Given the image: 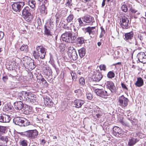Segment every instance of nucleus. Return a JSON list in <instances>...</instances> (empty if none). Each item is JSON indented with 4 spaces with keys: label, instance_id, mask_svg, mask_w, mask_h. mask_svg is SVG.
<instances>
[{
    "label": "nucleus",
    "instance_id": "obj_43",
    "mask_svg": "<svg viewBox=\"0 0 146 146\" xmlns=\"http://www.w3.org/2000/svg\"><path fill=\"white\" fill-rule=\"evenodd\" d=\"M19 143L20 145L21 146H27V141L26 140L21 141Z\"/></svg>",
    "mask_w": 146,
    "mask_h": 146
},
{
    "label": "nucleus",
    "instance_id": "obj_23",
    "mask_svg": "<svg viewBox=\"0 0 146 146\" xmlns=\"http://www.w3.org/2000/svg\"><path fill=\"white\" fill-rule=\"evenodd\" d=\"M77 35L78 33L77 32L76 33V34L75 33L74 35L73 34H72L71 33H70V36L69 38V43H74L76 41V40L77 36Z\"/></svg>",
    "mask_w": 146,
    "mask_h": 146
},
{
    "label": "nucleus",
    "instance_id": "obj_42",
    "mask_svg": "<svg viewBox=\"0 0 146 146\" xmlns=\"http://www.w3.org/2000/svg\"><path fill=\"white\" fill-rule=\"evenodd\" d=\"M6 129V128L5 127L0 126V135L5 133Z\"/></svg>",
    "mask_w": 146,
    "mask_h": 146
},
{
    "label": "nucleus",
    "instance_id": "obj_62",
    "mask_svg": "<svg viewBox=\"0 0 146 146\" xmlns=\"http://www.w3.org/2000/svg\"><path fill=\"white\" fill-rule=\"evenodd\" d=\"M41 81L42 82H44V84H46L47 82L46 80L43 78H42L41 80Z\"/></svg>",
    "mask_w": 146,
    "mask_h": 146
},
{
    "label": "nucleus",
    "instance_id": "obj_19",
    "mask_svg": "<svg viewBox=\"0 0 146 146\" xmlns=\"http://www.w3.org/2000/svg\"><path fill=\"white\" fill-rule=\"evenodd\" d=\"M113 134L116 136L120 137L121 136L120 134L122 133V131L121 129L117 126H115L113 128Z\"/></svg>",
    "mask_w": 146,
    "mask_h": 146
},
{
    "label": "nucleus",
    "instance_id": "obj_31",
    "mask_svg": "<svg viewBox=\"0 0 146 146\" xmlns=\"http://www.w3.org/2000/svg\"><path fill=\"white\" fill-rule=\"evenodd\" d=\"M95 28V27H89L85 29V32L88 33L90 35L91 34H93Z\"/></svg>",
    "mask_w": 146,
    "mask_h": 146
},
{
    "label": "nucleus",
    "instance_id": "obj_39",
    "mask_svg": "<svg viewBox=\"0 0 146 146\" xmlns=\"http://www.w3.org/2000/svg\"><path fill=\"white\" fill-rule=\"evenodd\" d=\"M29 4L32 8L33 9L35 7L36 2L34 0H29Z\"/></svg>",
    "mask_w": 146,
    "mask_h": 146
},
{
    "label": "nucleus",
    "instance_id": "obj_58",
    "mask_svg": "<svg viewBox=\"0 0 146 146\" xmlns=\"http://www.w3.org/2000/svg\"><path fill=\"white\" fill-rule=\"evenodd\" d=\"M103 114V113L101 112L100 113H98L96 114V116L98 118H99L101 117V116H102Z\"/></svg>",
    "mask_w": 146,
    "mask_h": 146
},
{
    "label": "nucleus",
    "instance_id": "obj_11",
    "mask_svg": "<svg viewBox=\"0 0 146 146\" xmlns=\"http://www.w3.org/2000/svg\"><path fill=\"white\" fill-rule=\"evenodd\" d=\"M27 92L22 91L17 93L16 97L18 100L20 101H27Z\"/></svg>",
    "mask_w": 146,
    "mask_h": 146
},
{
    "label": "nucleus",
    "instance_id": "obj_26",
    "mask_svg": "<svg viewBox=\"0 0 146 146\" xmlns=\"http://www.w3.org/2000/svg\"><path fill=\"white\" fill-rule=\"evenodd\" d=\"M125 38L126 40L129 41L133 37V31L126 33L125 35Z\"/></svg>",
    "mask_w": 146,
    "mask_h": 146
},
{
    "label": "nucleus",
    "instance_id": "obj_51",
    "mask_svg": "<svg viewBox=\"0 0 146 146\" xmlns=\"http://www.w3.org/2000/svg\"><path fill=\"white\" fill-rule=\"evenodd\" d=\"M44 103H46V104H47L49 103L50 102V100L49 97H46L44 99Z\"/></svg>",
    "mask_w": 146,
    "mask_h": 146
},
{
    "label": "nucleus",
    "instance_id": "obj_33",
    "mask_svg": "<svg viewBox=\"0 0 146 146\" xmlns=\"http://www.w3.org/2000/svg\"><path fill=\"white\" fill-rule=\"evenodd\" d=\"M79 56L81 58H83L85 54V49L84 48H82L78 50Z\"/></svg>",
    "mask_w": 146,
    "mask_h": 146
},
{
    "label": "nucleus",
    "instance_id": "obj_25",
    "mask_svg": "<svg viewBox=\"0 0 146 146\" xmlns=\"http://www.w3.org/2000/svg\"><path fill=\"white\" fill-rule=\"evenodd\" d=\"M82 19H83V18ZM83 19L84 21L87 23H93V21L94 20V18L89 15H87L84 16Z\"/></svg>",
    "mask_w": 146,
    "mask_h": 146
},
{
    "label": "nucleus",
    "instance_id": "obj_28",
    "mask_svg": "<svg viewBox=\"0 0 146 146\" xmlns=\"http://www.w3.org/2000/svg\"><path fill=\"white\" fill-rule=\"evenodd\" d=\"M136 86L140 87L142 86L143 84V81L141 78H137V80L135 83Z\"/></svg>",
    "mask_w": 146,
    "mask_h": 146
},
{
    "label": "nucleus",
    "instance_id": "obj_12",
    "mask_svg": "<svg viewBox=\"0 0 146 146\" xmlns=\"http://www.w3.org/2000/svg\"><path fill=\"white\" fill-rule=\"evenodd\" d=\"M27 121V119L19 117H17L13 119V122L16 125L20 126H22L23 123L24 121Z\"/></svg>",
    "mask_w": 146,
    "mask_h": 146
},
{
    "label": "nucleus",
    "instance_id": "obj_13",
    "mask_svg": "<svg viewBox=\"0 0 146 146\" xmlns=\"http://www.w3.org/2000/svg\"><path fill=\"white\" fill-rule=\"evenodd\" d=\"M106 87L107 88L109 89L111 92L114 93L116 91L115 87V86L114 84L111 81H108L107 82Z\"/></svg>",
    "mask_w": 146,
    "mask_h": 146
},
{
    "label": "nucleus",
    "instance_id": "obj_44",
    "mask_svg": "<svg viewBox=\"0 0 146 146\" xmlns=\"http://www.w3.org/2000/svg\"><path fill=\"white\" fill-rule=\"evenodd\" d=\"M63 18V17L61 18V20L59 24V25H61V26H62L64 25V24H68V23H67V21L66 22L65 20H64Z\"/></svg>",
    "mask_w": 146,
    "mask_h": 146
},
{
    "label": "nucleus",
    "instance_id": "obj_54",
    "mask_svg": "<svg viewBox=\"0 0 146 146\" xmlns=\"http://www.w3.org/2000/svg\"><path fill=\"white\" fill-rule=\"evenodd\" d=\"M27 121H24L23 123V126H27L29 125L30 124V122H28V121L27 119Z\"/></svg>",
    "mask_w": 146,
    "mask_h": 146
},
{
    "label": "nucleus",
    "instance_id": "obj_36",
    "mask_svg": "<svg viewBox=\"0 0 146 146\" xmlns=\"http://www.w3.org/2000/svg\"><path fill=\"white\" fill-rule=\"evenodd\" d=\"M0 141L7 143L8 141V137L7 136H3L2 135H0Z\"/></svg>",
    "mask_w": 146,
    "mask_h": 146
},
{
    "label": "nucleus",
    "instance_id": "obj_50",
    "mask_svg": "<svg viewBox=\"0 0 146 146\" xmlns=\"http://www.w3.org/2000/svg\"><path fill=\"white\" fill-rule=\"evenodd\" d=\"M68 24H64V25L62 26V27H63V28L65 29L68 30H70L71 29L70 28L68 27Z\"/></svg>",
    "mask_w": 146,
    "mask_h": 146
},
{
    "label": "nucleus",
    "instance_id": "obj_21",
    "mask_svg": "<svg viewBox=\"0 0 146 146\" xmlns=\"http://www.w3.org/2000/svg\"><path fill=\"white\" fill-rule=\"evenodd\" d=\"M138 140L136 138L130 137L128 140V146H133L135 145L138 141Z\"/></svg>",
    "mask_w": 146,
    "mask_h": 146
},
{
    "label": "nucleus",
    "instance_id": "obj_63",
    "mask_svg": "<svg viewBox=\"0 0 146 146\" xmlns=\"http://www.w3.org/2000/svg\"><path fill=\"white\" fill-rule=\"evenodd\" d=\"M106 0H103L102 4V7H103L105 5V1Z\"/></svg>",
    "mask_w": 146,
    "mask_h": 146
},
{
    "label": "nucleus",
    "instance_id": "obj_1",
    "mask_svg": "<svg viewBox=\"0 0 146 146\" xmlns=\"http://www.w3.org/2000/svg\"><path fill=\"white\" fill-rule=\"evenodd\" d=\"M46 52L45 49L42 46H40L36 47L33 55L35 59H43L45 57Z\"/></svg>",
    "mask_w": 146,
    "mask_h": 146
},
{
    "label": "nucleus",
    "instance_id": "obj_47",
    "mask_svg": "<svg viewBox=\"0 0 146 146\" xmlns=\"http://www.w3.org/2000/svg\"><path fill=\"white\" fill-rule=\"evenodd\" d=\"M78 21L79 23V25L80 26H84L86 25V24L82 22L81 18H79L78 19Z\"/></svg>",
    "mask_w": 146,
    "mask_h": 146
},
{
    "label": "nucleus",
    "instance_id": "obj_53",
    "mask_svg": "<svg viewBox=\"0 0 146 146\" xmlns=\"http://www.w3.org/2000/svg\"><path fill=\"white\" fill-rule=\"evenodd\" d=\"M130 11L132 12V13L133 14H134L136 13V12H137V10H136L135 9L132 8V7H131L130 9Z\"/></svg>",
    "mask_w": 146,
    "mask_h": 146
},
{
    "label": "nucleus",
    "instance_id": "obj_64",
    "mask_svg": "<svg viewBox=\"0 0 146 146\" xmlns=\"http://www.w3.org/2000/svg\"><path fill=\"white\" fill-rule=\"evenodd\" d=\"M53 1L56 3H59L61 1V0H53Z\"/></svg>",
    "mask_w": 146,
    "mask_h": 146
},
{
    "label": "nucleus",
    "instance_id": "obj_40",
    "mask_svg": "<svg viewBox=\"0 0 146 146\" xmlns=\"http://www.w3.org/2000/svg\"><path fill=\"white\" fill-rule=\"evenodd\" d=\"M114 73L112 71L109 72L107 74V77L109 78H112L115 77Z\"/></svg>",
    "mask_w": 146,
    "mask_h": 146
},
{
    "label": "nucleus",
    "instance_id": "obj_20",
    "mask_svg": "<svg viewBox=\"0 0 146 146\" xmlns=\"http://www.w3.org/2000/svg\"><path fill=\"white\" fill-rule=\"evenodd\" d=\"M27 101L34 103L35 100V97L34 94L31 92H27Z\"/></svg>",
    "mask_w": 146,
    "mask_h": 146
},
{
    "label": "nucleus",
    "instance_id": "obj_61",
    "mask_svg": "<svg viewBox=\"0 0 146 146\" xmlns=\"http://www.w3.org/2000/svg\"><path fill=\"white\" fill-rule=\"evenodd\" d=\"M81 91V90L80 89H78L77 90H74V92L75 93L77 94L79 93Z\"/></svg>",
    "mask_w": 146,
    "mask_h": 146
},
{
    "label": "nucleus",
    "instance_id": "obj_48",
    "mask_svg": "<svg viewBox=\"0 0 146 146\" xmlns=\"http://www.w3.org/2000/svg\"><path fill=\"white\" fill-rule=\"evenodd\" d=\"M140 15V13L139 12H137L136 13H134L133 15V17L135 19H137L139 17Z\"/></svg>",
    "mask_w": 146,
    "mask_h": 146
},
{
    "label": "nucleus",
    "instance_id": "obj_34",
    "mask_svg": "<svg viewBox=\"0 0 146 146\" xmlns=\"http://www.w3.org/2000/svg\"><path fill=\"white\" fill-rule=\"evenodd\" d=\"M127 5V3H122V6L121 7V10L123 11L124 12H126L128 10Z\"/></svg>",
    "mask_w": 146,
    "mask_h": 146
},
{
    "label": "nucleus",
    "instance_id": "obj_52",
    "mask_svg": "<svg viewBox=\"0 0 146 146\" xmlns=\"http://www.w3.org/2000/svg\"><path fill=\"white\" fill-rule=\"evenodd\" d=\"M101 70H103L105 71L106 69V66L104 64L101 65L100 66Z\"/></svg>",
    "mask_w": 146,
    "mask_h": 146
},
{
    "label": "nucleus",
    "instance_id": "obj_56",
    "mask_svg": "<svg viewBox=\"0 0 146 146\" xmlns=\"http://www.w3.org/2000/svg\"><path fill=\"white\" fill-rule=\"evenodd\" d=\"M37 22L38 25L39 26H40L41 25V20L40 19L38 18L36 20Z\"/></svg>",
    "mask_w": 146,
    "mask_h": 146
},
{
    "label": "nucleus",
    "instance_id": "obj_2",
    "mask_svg": "<svg viewBox=\"0 0 146 146\" xmlns=\"http://www.w3.org/2000/svg\"><path fill=\"white\" fill-rule=\"evenodd\" d=\"M146 36L145 34L143 33H139L137 34V38L134 43L135 46L141 45L142 46H144V42Z\"/></svg>",
    "mask_w": 146,
    "mask_h": 146
},
{
    "label": "nucleus",
    "instance_id": "obj_27",
    "mask_svg": "<svg viewBox=\"0 0 146 146\" xmlns=\"http://www.w3.org/2000/svg\"><path fill=\"white\" fill-rule=\"evenodd\" d=\"M43 67V70L44 72L46 74L47 76H49L52 73V70L51 69L47 66L46 65Z\"/></svg>",
    "mask_w": 146,
    "mask_h": 146
},
{
    "label": "nucleus",
    "instance_id": "obj_32",
    "mask_svg": "<svg viewBox=\"0 0 146 146\" xmlns=\"http://www.w3.org/2000/svg\"><path fill=\"white\" fill-rule=\"evenodd\" d=\"M77 44L81 45L84 42V39L82 37H78L76 40Z\"/></svg>",
    "mask_w": 146,
    "mask_h": 146
},
{
    "label": "nucleus",
    "instance_id": "obj_57",
    "mask_svg": "<svg viewBox=\"0 0 146 146\" xmlns=\"http://www.w3.org/2000/svg\"><path fill=\"white\" fill-rule=\"evenodd\" d=\"M4 34L3 32L0 31V40H1L3 37Z\"/></svg>",
    "mask_w": 146,
    "mask_h": 146
},
{
    "label": "nucleus",
    "instance_id": "obj_5",
    "mask_svg": "<svg viewBox=\"0 0 146 146\" xmlns=\"http://www.w3.org/2000/svg\"><path fill=\"white\" fill-rule=\"evenodd\" d=\"M120 25L123 28L127 29L129 26V20L127 17L124 15H122L120 17Z\"/></svg>",
    "mask_w": 146,
    "mask_h": 146
},
{
    "label": "nucleus",
    "instance_id": "obj_60",
    "mask_svg": "<svg viewBox=\"0 0 146 146\" xmlns=\"http://www.w3.org/2000/svg\"><path fill=\"white\" fill-rule=\"evenodd\" d=\"M53 103L51 101H50V102H49V104L48 103L47 104V105L48 106H52L53 105Z\"/></svg>",
    "mask_w": 146,
    "mask_h": 146
},
{
    "label": "nucleus",
    "instance_id": "obj_55",
    "mask_svg": "<svg viewBox=\"0 0 146 146\" xmlns=\"http://www.w3.org/2000/svg\"><path fill=\"white\" fill-rule=\"evenodd\" d=\"M121 86L123 89L127 90V88L126 86V85L124 83H121Z\"/></svg>",
    "mask_w": 146,
    "mask_h": 146
},
{
    "label": "nucleus",
    "instance_id": "obj_10",
    "mask_svg": "<svg viewBox=\"0 0 146 146\" xmlns=\"http://www.w3.org/2000/svg\"><path fill=\"white\" fill-rule=\"evenodd\" d=\"M119 104L123 108L126 107L128 102V99L123 95L119 96L118 98Z\"/></svg>",
    "mask_w": 146,
    "mask_h": 146
},
{
    "label": "nucleus",
    "instance_id": "obj_46",
    "mask_svg": "<svg viewBox=\"0 0 146 146\" xmlns=\"http://www.w3.org/2000/svg\"><path fill=\"white\" fill-rule=\"evenodd\" d=\"M70 74L73 80L75 79L76 78V76L75 72L74 71H72L70 72Z\"/></svg>",
    "mask_w": 146,
    "mask_h": 146
},
{
    "label": "nucleus",
    "instance_id": "obj_17",
    "mask_svg": "<svg viewBox=\"0 0 146 146\" xmlns=\"http://www.w3.org/2000/svg\"><path fill=\"white\" fill-rule=\"evenodd\" d=\"M84 102H85L83 100L76 99L74 101V104L75 107L77 108H80L81 107Z\"/></svg>",
    "mask_w": 146,
    "mask_h": 146
},
{
    "label": "nucleus",
    "instance_id": "obj_14",
    "mask_svg": "<svg viewBox=\"0 0 146 146\" xmlns=\"http://www.w3.org/2000/svg\"><path fill=\"white\" fill-rule=\"evenodd\" d=\"M11 118L8 115L3 114L0 115V122L7 123L9 122Z\"/></svg>",
    "mask_w": 146,
    "mask_h": 146
},
{
    "label": "nucleus",
    "instance_id": "obj_35",
    "mask_svg": "<svg viewBox=\"0 0 146 146\" xmlns=\"http://www.w3.org/2000/svg\"><path fill=\"white\" fill-rule=\"evenodd\" d=\"M11 104L9 103H8L5 105L3 110L4 111H6L11 109Z\"/></svg>",
    "mask_w": 146,
    "mask_h": 146
},
{
    "label": "nucleus",
    "instance_id": "obj_7",
    "mask_svg": "<svg viewBox=\"0 0 146 146\" xmlns=\"http://www.w3.org/2000/svg\"><path fill=\"white\" fill-rule=\"evenodd\" d=\"M24 5V2L19 1L14 3L11 6L13 10L17 12H19Z\"/></svg>",
    "mask_w": 146,
    "mask_h": 146
},
{
    "label": "nucleus",
    "instance_id": "obj_41",
    "mask_svg": "<svg viewBox=\"0 0 146 146\" xmlns=\"http://www.w3.org/2000/svg\"><path fill=\"white\" fill-rule=\"evenodd\" d=\"M45 31L44 33L45 34L48 36H51L52 34H51V32L50 30L48 29L46 26L45 25L44 26Z\"/></svg>",
    "mask_w": 146,
    "mask_h": 146
},
{
    "label": "nucleus",
    "instance_id": "obj_16",
    "mask_svg": "<svg viewBox=\"0 0 146 146\" xmlns=\"http://www.w3.org/2000/svg\"><path fill=\"white\" fill-rule=\"evenodd\" d=\"M103 76L101 73L96 71L95 74H94L92 78L93 80L94 81L99 82L102 78Z\"/></svg>",
    "mask_w": 146,
    "mask_h": 146
},
{
    "label": "nucleus",
    "instance_id": "obj_6",
    "mask_svg": "<svg viewBox=\"0 0 146 146\" xmlns=\"http://www.w3.org/2000/svg\"><path fill=\"white\" fill-rule=\"evenodd\" d=\"M68 10L65 8H64L60 9L56 15V23H58L59 21V18L63 17L66 16Z\"/></svg>",
    "mask_w": 146,
    "mask_h": 146
},
{
    "label": "nucleus",
    "instance_id": "obj_49",
    "mask_svg": "<svg viewBox=\"0 0 146 146\" xmlns=\"http://www.w3.org/2000/svg\"><path fill=\"white\" fill-rule=\"evenodd\" d=\"M86 95V97L88 100H91L92 99V95L91 93H87Z\"/></svg>",
    "mask_w": 146,
    "mask_h": 146
},
{
    "label": "nucleus",
    "instance_id": "obj_45",
    "mask_svg": "<svg viewBox=\"0 0 146 146\" xmlns=\"http://www.w3.org/2000/svg\"><path fill=\"white\" fill-rule=\"evenodd\" d=\"M79 84L82 86H84L85 84V80L84 78L81 77L79 79Z\"/></svg>",
    "mask_w": 146,
    "mask_h": 146
},
{
    "label": "nucleus",
    "instance_id": "obj_30",
    "mask_svg": "<svg viewBox=\"0 0 146 146\" xmlns=\"http://www.w3.org/2000/svg\"><path fill=\"white\" fill-rule=\"evenodd\" d=\"M74 19V16L73 14H70L67 17L66 19V20L67 22L68 23H72L71 24H70V25H72L73 24V21Z\"/></svg>",
    "mask_w": 146,
    "mask_h": 146
},
{
    "label": "nucleus",
    "instance_id": "obj_29",
    "mask_svg": "<svg viewBox=\"0 0 146 146\" xmlns=\"http://www.w3.org/2000/svg\"><path fill=\"white\" fill-rule=\"evenodd\" d=\"M23 60L25 61V63L27 65L30 66L34 65V64L32 62L33 60L28 57H26V58H23Z\"/></svg>",
    "mask_w": 146,
    "mask_h": 146
},
{
    "label": "nucleus",
    "instance_id": "obj_37",
    "mask_svg": "<svg viewBox=\"0 0 146 146\" xmlns=\"http://www.w3.org/2000/svg\"><path fill=\"white\" fill-rule=\"evenodd\" d=\"M40 12L42 13L45 15L47 13V10L44 5H42L40 7Z\"/></svg>",
    "mask_w": 146,
    "mask_h": 146
},
{
    "label": "nucleus",
    "instance_id": "obj_9",
    "mask_svg": "<svg viewBox=\"0 0 146 146\" xmlns=\"http://www.w3.org/2000/svg\"><path fill=\"white\" fill-rule=\"evenodd\" d=\"M95 91L97 95L104 98H107V96L110 94V93L107 91L102 89H96Z\"/></svg>",
    "mask_w": 146,
    "mask_h": 146
},
{
    "label": "nucleus",
    "instance_id": "obj_24",
    "mask_svg": "<svg viewBox=\"0 0 146 146\" xmlns=\"http://www.w3.org/2000/svg\"><path fill=\"white\" fill-rule=\"evenodd\" d=\"M14 107L15 109L18 110H21L24 107V104L21 101L14 103Z\"/></svg>",
    "mask_w": 146,
    "mask_h": 146
},
{
    "label": "nucleus",
    "instance_id": "obj_38",
    "mask_svg": "<svg viewBox=\"0 0 146 146\" xmlns=\"http://www.w3.org/2000/svg\"><path fill=\"white\" fill-rule=\"evenodd\" d=\"M20 50L21 51H23L24 52L26 53L28 51V48L27 45L23 44L20 48Z\"/></svg>",
    "mask_w": 146,
    "mask_h": 146
},
{
    "label": "nucleus",
    "instance_id": "obj_8",
    "mask_svg": "<svg viewBox=\"0 0 146 146\" xmlns=\"http://www.w3.org/2000/svg\"><path fill=\"white\" fill-rule=\"evenodd\" d=\"M68 54L70 58L73 60H76L78 58V55L76 50L73 47L69 48Z\"/></svg>",
    "mask_w": 146,
    "mask_h": 146
},
{
    "label": "nucleus",
    "instance_id": "obj_18",
    "mask_svg": "<svg viewBox=\"0 0 146 146\" xmlns=\"http://www.w3.org/2000/svg\"><path fill=\"white\" fill-rule=\"evenodd\" d=\"M120 122L125 127H132L133 125V121L132 120H129V121L125 122L123 119H121Z\"/></svg>",
    "mask_w": 146,
    "mask_h": 146
},
{
    "label": "nucleus",
    "instance_id": "obj_4",
    "mask_svg": "<svg viewBox=\"0 0 146 146\" xmlns=\"http://www.w3.org/2000/svg\"><path fill=\"white\" fill-rule=\"evenodd\" d=\"M38 132L36 129L28 130L20 133L21 135L25 136L30 139H33L36 137L38 135Z\"/></svg>",
    "mask_w": 146,
    "mask_h": 146
},
{
    "label": "nucleus",
    "instance_id": "obj_15",
    "mask_svg": "<svg viewBox=\"0 0 146 146\" xmlns=\"http://www.w3.org/2000/svg\"><path fill=\"white\" fill-rule=\"evenodd\" d=\"M137 56L140 62L143 63H146V55L144 52H140L138 54Z\"/></svg>",
    "mask_w": 146,
    "mask_h": 146
},
{
    "label": "nucleus",
    "instance_id": "obj_59",
    "mask_svg": "<svg viewBox=\"0 0 146 146\" xmlns=\"http://www.w3.org/2000/svg\"><path fill=\"white\" fill-rule=\"evenodd\" d=\"M2 79L3 81L4 82H5L7 81V80L8 79V76H3Z\"/></svg>",
    "mask_w": 146,
    "mask_h": 146
},
{
    "label": "nucleus",
    "instance_id": "obj_3",
    "mask_svg": "<svg viewBox=\"0 0 146 146\" xmlns=\"http://www.w3.org/2000/svg\"><path fill=\"white\" fill-rule=\"evenodd\" d=\"M22 15L23 17L27 22H30L33 19V16L30 12L29 8V7H25L22 11Z\"/></svg>",
    "mask_w": 146,
    "mask_h": 146
},
{
    "label": "nucleus",
    "instance_id": "obj_22",
    "mask_svg": "<svg viewBox=\"0 0 146 146\" xmlns=\"http://www.w3.org/2000/svg\"><path fill=\"white\" fill-rule=\"evenodd\" d=\"M70 34V33H66L62 34L61 36V38L62 40L69 43Z\"/></svg>",
    "mask_w": 146,
    "mask_h": 146
}]
</instances>
